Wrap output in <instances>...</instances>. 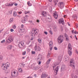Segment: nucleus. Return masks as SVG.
<instances>
[{
    "label": "nucleus",
    "mask_w": 78,
    "mask_h": 78,
    "mask_svg": "<svg viewBox=\"0 0 78 78\" xmlns=\"http://www.w3.org/2000/svg\"><path fill=\"white\" fill-rule=\"evenodd\" d=\"M9 63L7 62L5 64H3V65L2 66L3 70H5V73H8L9 72V70L8 69V67H9Z\"/></svg>",
    "instance_id": "1"
},
{
    "label": "nucleus",
    "mask_w": 78,
    "mask_h": 78,
    "mask_svg": "<svg viewBox=\"0 0 78 78\" xmlns=\"http://www.w3.org/2000/svg\"><path fill=\"white\" fill-rule=\"evenodd\" d=\"M57 39L58 43H62L63 41V37L61 36H60L58 37Z\"/></svg>",
    "instance_id": "2"
},
{
    "label": "nucleus",
    "mask_w": 78,
    "mask_h": 78,
    "mask_svg": "<svg viewBox=\"0 0 78 78\" xmlns=\"http://www.w3.org/2000/svg\"><path fill=\"white\" fill-rule=\"evenodd\" d=\"M70 66L73 67V69H75V65L73 64H74V60L73 59H71L70 61Z\"/></svg>",
    "instance_id": "3"
},
{
    "label": "nucleus",
    "mask_w": 78,
    "mask_h": 78,
    "mask_svg": "<svg viewBox=\"0 0 78 78\" xmlns=\"http://www.w3.org/2000/svg\"><path fill=\"white\" fill-rule=\"evenodd\" d=\"M58 5L61 7V9H62L64 6V3L63 2H60L58 3Z\"/></svg>",
    "instance_id": "4"
},
{
    "label": "nucleus",
    "mask_w": 78,
    "mask_h": 78,
    "mask_svg": "<svg viewBox=\"0 0 78 78\" xmlns=\"http://www.w3.org/2000/svg\"><path fill=\"white\" fill-rule=\"evenodd\" d=\"M35 50L36 51H41V49L39 47H37V45H35L34 47Z\"/></svg>",
    "instance_id": "5"
},
{
    "label": "nucleus",
    "mask_w": 78,
    "mask_h": 78,
    "mask_svg": "<svg viewBox=\"0 0 78 78\" xmlns=\"http://www.w3.org/2000/svg\"><path fill=\"white\" fill-rule=\"evenodd\" d=\"M13 41V39L11 37H9V38L6 40V42L7 43H11L12 41Z\"/></svg>",
    "instance_id": "6"
},
{
    "label": "nucleus",
    "mask_w": 78,
    "mask_h": 78,
    "mask_svg": "<svg viewBox=\"0 0 78 78\" xmlns=\"http://www.w3.org/2000/svg\"><path fill=\"white\" fill-rule=\"evenodd\" d=\"M58 22L59 23H61L62 25H64V22L63 18L59 20Z\"/></svg>",
    "instance_id": "7"
},
{
    "label": "nucleus",
    "mask_w": 78,
    "mask_h": 78,
    "mask_svg": "<svg viewBox=\"0 0 78 78\" xmlns=\"http://www.w3.org/2000/svg\"><path fill=\"white\" fill-rule=\"evenodd\" d=\"M53 16L55 19H58V14H57V12H55L54 13H53Z\"/></svg>",
    "instance_id": "8"
},
{
    "label": "nucleus",
    "mask_w": 78,
    "mask_h": 78,
    "mask_svg": "<svg viewBox=\"0 0 78 78\" xmlns=\"http://www.w3.org/2000/svg\"><path fill=\"white\" fill-rule=\"evenodd\" d=\"M13 5H14V3H11V4L10 3H7L5 4L6 6H9V7L12 6Z\"/></svg>",
    "instance_id": "9"
},
{
    "label": "nucleus",
    "mask_w": 78,
    "mask_h": 78,
    "mask_svg": "<svg viewBox=\"0 0 78 78\" xmlns=\"http://www.w3.org/2000/svg\"><path fill=\"white\" fill-rule=\"evenodd\" d=\"M68 50H72V46L71 45V44H69L68 45Z\"/></svg>",
    "instance_id": "10"
},
{
    "label": "nucleus",
    "mask_w": 78,
    "mask_h": 78,
    "mask_svg": "<svg viewBox=\"0 0 78 78\" xmlns=\"http://www.w3.org/2000/svg\"><path fill=\"white\" fill-rule=\"evenodd\" d=\"M18 46L20 48H23V44L21 42H20L18 44Z\"/></svg>",
    "instance_id": "11"
},
{
    "label": "nucleus",
    "mask_w": 78,
    "mask_h": 78,
    "mask_svg": "<svg viewBox=\"0 0 78 78\" xmlns=\"http://www.w3.org/2000/svg\"><path fill=\"white\" fill-rule=\"evenodd\" d=\"M36 31V29L34 30V31H32V34H37V31Z\"/></svg>",
    "instance_id": "12"
},
{
    "label": "nucleus",
    "mask_w": 78,
    "mask_h": 78,
    "mask_svg": "<svg viewBox=\"0 0 78 78\" xmlns=\"http://www.w3.org/2000/svg\"><path fill=\"white\" fill-rule=\"evenodd\" d=\"M11 75L12 76H13V77H16V76H18V75H19V73H16V75L13 74V73H12Z\"/></svg>",
    "instance_id": "13"
},
{
    "label": "nucleus",
    "mask_w": 78,
    "mask_h": 78,
    "mask_svg": "<svg viewBox=\"0 0 78 78\" xmlns=\"http://www.w3.org/2000/svg\"><path fill=\"white\" fill-rule=\"evenodd\" d=\"M47 76H48L46 74H42L41 76H42V77H43V78H46Z\"/></svg>",
    "instance_id": "14"
},
{
    "label": "nucleus",
    "mask_w": 78,
    "mask_h": 78,
    "mask_svg": "<svg viewBox=\"0 0 78 78\" xmlns=\"http://www.w3.org/2000/svg\"><path fill=\"white\" fill-rule=\"evenodd\" d=\"M48 20L49 22H51L52 21V18L50 17L49 18H48Z\"/></svg>",
    "instance_id": "15"
},
{
    "label": "nucleus",
    "mask_w": 78,
    "mask_h": 78,
    "mask_svg": "<svg viewBox=\"0 0 78 78\" xmlns=\"http://www.w3.org/2000/svg\"><path fill=\"white\" fill-rule=\"evenodd\" d=\"M3 56L0 55V62H2L3 61Z\"/></svg>",
    "instance_id": "16"
},
{
    "label": "nucleus",
    "mask_w": 78,
    "mask_h": 78,
    "mask_svg": "<svg viewBox=\"0 0 78 78\" xmlns=\"http://www.w3.org/2000/svg\"><path fill=\"white\" fill-rule=\"evenodd\" d=\"M46 13L45 12L43 11V13L41 14V15H42L44 17H45L46 16Z\"/></svg>",
    "instance_id": "17"
},
{
    "label": "nucleus",
    "mask_w": 78,
    "mask_h": 78,
    "mask_svg": "<svg viewBox=\"0 0 78 78\" xmlns=\"http://www.w3.org/2000/svg\"><path fill=\"white\" fill-rule=\"evenodd\" d=\"M58 59L59 61H61V59H62V56H61V55H59L58 57Z\"/></svg>",
    "instance_id": "18"
},
{
    "label": "nucleus",
    "mask_w": 78,
    "mask_h": 78,
    "mask_svg": "<svg viewBox=\"0 0 78 78\" xmlns=\"http://www.w3.org/2000/svg\"><path fill=\"white\" fill-rule=\"evenodd\" d=\"M68 53L69 55V56H71L72 53V52L70 51V50H69L68 51Z\"/></svg>",
    "instance_id": "19"
},
{
    "label": "nucleus",
    "mask_w": 78,
    "mask_h": 78,
    "mask_svg": "<svg viewBox=\"0 0 78 78\" xmlns=\"http://www.w3.org/2000/svg\"><path fill=\"white\" fill-rule=\"evenodd\" d=\"M50 59H49L46 62V64L48 65L50 64Z\"/></svg>",
    "instance_id": "20"
},
{
    "label": "nucleus",
    "mask_w": 78,
    "mask_h": 78,
    "mask_svg": "<svg viewBox=\"0 0 78 78\" xmlns=\"http://www.w3.org/2000/svg\"><path fill=\"white\" fill-rule=\"evenodd\" d=\"M13 16L14 17H16V16H17V12H16V11H14L13 13Z\"/></svg>",
    "instance_id": "21"
},
{
    "label": "nucleus",
    "mask_w": 78,
    "mask_h": 78,
    "mask_svg": "<svg viewBox=\"0 0 78 78\" xmlns=\"http://www.w3.org/2000/svg\"><path fill=\"white\" fill-rule=\"evenodd\" d=\"M37 59H42V56H41V55H39L37 58Z\"/></svg>",
    "instance_id": "22"
},
{
    "label": "nucleus",
    "mask_w": 78,
    "mask_h": 78,
    "mask_svg": "<svg viewBox=\"0 0 78 78\" xmlns=\"http://www.w3.org/2000/svg\"><path fill=\"white\" fill-rule=\"evenodd\" d=\"M58 67H59V66H57V67L55 69V70L56 72V74H57V72H58Z\"/></svg>",
    "instance_id": "23"
},
{
    "label": "nucleus",
    "mask_w": 78,
    "mask_h": 78,
    "mask_svg": "<svg viewBox=\"0 0 78 78\" xmlns=\"http://www.w3.org/2000/svg\"><path fill=\"white\" fill-rule=\"evenodd\" d=\"M8 49H11V48H12V46L11 45H9L8 47Z\"/></svg>",
    "instance_id": "24"
},
{
    "label": "nucleus",
    "mask_w": 78,
    "mask_h": 78,
    "mask_svg": "<svg viewBox=\"0 0 78 78\" xmlns=\"http://www.w3.org/2000/svg\"><path fill=\"white\" fill-rule=\"evenodd\" d=\"M27 17H28L27 16H26L24 17V20L26 21V20H28V18H27Z\"/></svg>",
    "instance_id": "25"
},
{
    "label": "nucleus",
    "mask_w": 78,
    "mask_h": 78,
    "mask_svg": "<svg viewBox=\"0 0 78 78\" xmlns=\"http://www.w3.org/2000/svg\"><path fill=\"white\" fill-rule=\"evenodd\" d=\"M13 19H14L13 18H12L10 20V22L11 23H12V22H13Z\"/></svg>",
    "instance_id": "26"
},
{
    "label": "nucleus",
    "mask_w": 78,
    "mask_h": 78,
    "mask_svg": "<svg viewBox=\"0 0 78 78\" xmlns=\"http://www.w3.org/2000/svg\"><path fill=\"white\" fill-rule=\"evenodd\" d=\"M38 41L39 43H40V44H41V43L42 42V41H41V39H38Z\"/></svg>",
    "instance_id": "27"
},
{
    "label": "nucleus",
    "mask_w": 78,
    "mask_h": 78,
    "mask_svg": "<svg viewBox=\"0 0 78 78\" xmlns=\"http://www.w3.org/2000/svg\"><path fill=\"white\" fill-rule=\"evenodd\" d=\"M53 30L54 31H57V28L56 27H55L53 28Z\"/></svg>",
    "instance_id": "28"
},
{
    "label": "nucleus",
    "mask_w": 78,
    "mask_h": 78,
    "mask_svg": "<svg viewBox=\"0 0 78 78\" xmlns=\"http://www.w3.org/2000/svg\"><path fill=\"white\" fill-rule=\"evenodd\" d=\"M50 46H52L53 45V42L52 41H50L49 42Z\"/></svg>",
    "instance_id": "29"
},
{
    "label": "nucleus",
    "mask_w": 78,
    "mask_h": 78,
    "mask_svg": "<svg viewBox=\"0 0 78 78\" xmlns=\"http://www.w3.org/2000/svg\"><path fill=\"white\" fill-rule=\"evenodd\" d=\"M18 71L19 72H22V69L20 68L18 69Z\"/></svg>",
    "instance_id": "30"
},
{
    "label": "nucleus",
    "mask_w": 78,
    "mask_h": 78,
    "mask_svg": "<svg viewBox=\"0 0 78 78\" xmlns=\"http://www.w3.org/2000/svg\"><path fill=\"white\" fill-rule=\"evenodd\" d=\"M37 69H38V67H37V66H36L33 68L34 70H37Z\"/></svg>",
    "instance_id": "31"
},
{
    "label": "nucleus",
    "mask_w": 78,
    "mask_h": 78,
    "mask_svg": "<svg viewBox=\"0 0 78 78\" xmlns=\"http://www.w3.org/2000/svg\"><path fill=\"white\" fill-rule=\"evenodd\" d=\"M27 4L29 6H31V4H30V2H27Z\"/></svg>",
    "instance_id": "32"
},
{
    "label": "nucleus",
    "mask_w": 78,
    "mask_h": 78,
    "mask_svg": "<svg viewBox=\"0 0 78 78\" xmlns=\"http://www.w3.org/2000/svg\"><path fill=\"white\" fill-rule=\"evenodd\" d=\"M20 31L22 32V33H23L25 31V30L24 29H20Z\"/></svg>",
    "instance_id": "33"
},
{
    "label": "nucleus",
    "mask_w": 78,
    "mask_h": 78,
    "mask_svg": "<svg viewBox=\"0 0 78 78\" xmlns=\"http://www.w3.org/2000/svg\"><path fill=\"white\" fill-rule=\"evenodd\" d=\"M51 17V16H50L49 14H48V16H47V19H48V18H49L50 17Z\"/></svg>",
    "instance_id": "34"
},
{
    "label": "nucleus",
    "mask_w": 78,
    "mask_h": 78,
    "mask_svg": "<svg viewBox=\"0 0 78 78\" xmlns=\"http://www.w3.org/2000/svg\"><path fill=\"white\" fill-rule=\"evenodd\" d=\"M22 22L23 23H25V22H26V21L24 20H24H22Z\"/></svg>",
    "instance_id": "35"
},
{
    "label": "nucleus",
    "mask_w": 78,
    "mask_h": 78,
    "mask_svg": "<svg viewBox=\"0 0 78 78\" xmlns=\"http://www.w3.org/2000/svg\"><path fill=\"white\" fill-rule=\"evenodd\" d=\"M5 42V40H3L2 41H1V43H4Z\"/></svg>",
    "instance_id": "36"
},
{
    "label": "nucleus",
    "mask_w": 78,
    "mask_h": 78,
    "mask_svg": "<svg viewBox=\"0 0 78 78\" xmlns=\"http://www.w3.org/2000/svg\"><path fill=\"white\" fill-rule=\"evenodd\" d=\"M66 41H69V37H66Z\"/></svg>",
    "instance_id": "37"
},
{
    "label": "nucleus",
    "mask_w": 78,
    "mask_h": 78,
    "mask_svg": "<svg viewBox=\"0 0 78 78\" xmlns=\"http://www.w3.org/2000/svg\"><path fill=\"white\" fill-rule=\"evenodd\" d=\"M54 50H58V48H57L56 47H55L54 48Z\"/></svg>",
    "instance_id": "38"
},
{
    "label": "nucleus",
    "mask_w": 78,
    "mask_h": 78,
    "mask_svg": "<svg viewBox=\"0 0 78 78\" xmlns=\"http://www.w3.org/2000/svg\"><path fill=\"white\" fill-rule=\"evenodd\" d=\"M25 54H26V51H24V52H23V55H25Z\"/></svg>",
    "instance_id": "39"
},
{
    "label": "nucleus",
    "mask_w": 78,
    "mask_h": 78,
    "mask_svg": "<svg viewBox=\"0 0 78 78\" xmlns=\"http://www.w3.org/2000/svg\"><path fill=\"white\" fill-rule=\"evenodd\" d=\"M49 33L50 34H53V32L51 30H50L49 31Z\"/></svg>",
    "instance_id": "40"
},
{
    "label": "nucleus",
    "mask_w": 78,
    "mask_h": 78,
    "mask_svg": "<svg viewBox=\"0 0 78 78\" xmlns=\"http://www.w3.org/2000/svg\"><path fill=\"white\" fill-rule=\"evenodd\" d=\"M65 36L66 37H69L68 36V35L66 34H65Z\"/></svg>",
    "instance_id": "41"
},
{
    "label": "nucleus",
    "mask_w": 78,
    "mask_h": 78,
    "mask_svg": "<svg viewBox=\"0 0 78 78\" xmlns=\"http://www.w3.org/2000/svg\"><path fill=\"white\" fill-rule=\"evenodd\" d=\"M31 53H32V54H33L34 55L35 54V51H32L31 52Z\"/></svg>",
    "instance_id": "42"
},
{
    "label": "nucleus",
    "mask_w": 78,
    "mask_h": 78,
    "mask_svg": "<svg viewBox=\"0 0 78 78\" xmlns=\"http://www.w3.org/2000/svg\"><path fill=\"white\" fill-rule=\"evenodd\" d=\"M30 12H25V14H28V13H29Z\"/></svg>",
    "instance_id": "43"
},
{
    "label": "nucleus",
    "mask_w": 78,
    "mask_h": 78,
    "mask_svg": "<svg viewBox=\"0 0 78 78\" xmlns=\"http://www.w3.org/2000/svg\"><path fill=\"white\" fill-rule=\"evenodd\" d=\"M12 10H10L9 12V13H10V14H12Z\"/></svg>",
    "instance_id": "44"
},
{
    "label": "nucleus",
    "mask_w": 78,
    "mask_h": 78,
    "mask_svg": "<svg viewBox=\"0 0 78 78\" xmlns=\"http://www.w3.org/2000/svg\"><path fill=\"white\" fill-rule=\"evenodd\" d=\"M58 1L57 0H55L54 1L55 3H58Z\"/></svg>",
    "instance_id": "45"
},
{
    "label": "nucleus",
    "mask_w": 78,
    "mask_h": 78,
    "mask_svg": "<svg viewBox=\"0 0 78 78\" xmlns=\"http://www.w3.org/2000/svg\"><path fill=\"white\" fill-rule=\"evenodd\" d=\"M44 33L45 34H46V35H47L48 34V33H47V32L45 31L44 32Z\"/></svg>",
    "instance_id": "46"
},
{
    "label": "nucleus",
    "mask_w": 78,
    "mask_h": 78,
    "mask_svg": "<svg viewBox=\"0 0 78 78\" xmlns=\"http://www.w3.org/2000/svg\"><path fill=\"white\" fill-rule=\"evenodd\" d=\"M65 62H68V61L67 60H66V58H65Z\"/></svg>",
    "instance_id": "47"
},
{
    "label": "nucleus",
    "mask_w": 78,
    "mask_h": 78,
    "mask_svg": "<svg viewBox=\"0 0 78 78\" xmlns=\"http://www.w3.org/2000/svg\"><path fill=\"white\" fill-rule=\"evenodd\" d=\"M27 51H30V49L29 48H27Z\"/></svg>",
    "instance_id": "48"
},
{
    "label": "nucleus",
    "mask_w": 78,
    "mask_h": 78,
    "mask_svg": "<svg viewBox=\"0 0 78 78\" xmlns=\"http://www.w3.org/2000/svg\"><path fill=\"white\" fill-rule=\"evenodd\" d=\"M52 49H53V48L52 47H51L50 48V50H52Z\"/></svg>",
    "instance_id": "49"
},
{
    "label": "nucleus",
    "mask_w": 78,
    "mask_h": 78,
    "mask_svg": "<svg viewBox=\"0 0 78 78\" xmlns=\"http://www.w3.org/2000/svg\"><path fill=\"white\" fill-rule=\"evenodd\" d=\"M10 31H11V32H13V31H14V30L12 29H11L10 30Z\"/></svg>",
    "instance_id": "50"
},
{
    "label": "nucleus",
    "mask_w": 78,
    "mask_h": 78,
    "mask_svg": "<svg viewBox=\"0 0 78 78\" xmlns=\"http://www.w3.org/2000/svg\"><path fill=\"white\" fill-rule=\"evenodd\" d=\"M19 12V14H22V12Z\"/></svg>",
    "instance_id": "51"
},
{
    "label": "nucleus",
    "mask_w": 78,
    "mask_h": 78,
    "mask_svg": "<svg viewBox=\"0 0 78 78\" xmlns=\"http://www.w3.org/2000/svg\"><path fill=\"white\" fill-rule=\"evenodd\" d=\"M14 5H15V6H17V3H15L14 4Z\"/></svg>",
    "instance_id": "52"
},
{
    "label": "nucleus",
    "mask_w": 78,
    "mask_h": 78,
    "mask_svg": "<svg viewBox=\"0 0 78 78\" xmlns=\"http://www.w3.org/2000/svg\"><path fill=\"white\" fill-rule=\"evenodd\" d=\"M16 26H14L13 27V28H14V29H15V28H16Z\"/></svg>",
    "instance_id": "53"
},
{
    "label": "nucleus",
    "mask_w": 78,
    "mask_h": 78,
    "mask_svg": "<svg viewBox=\"0 0 78 78\" xmlns=\"http://www.w3.org/2000/svg\"><path fill=\"white\" fill-rule=\"evenodd\" d=\"M3 29H2V30H0V34L2 33V32L3 31Z\"/></svg>",
    "instance_id": "54"
},
{
    "label": "nucleus",
    "mask_w": 78,
    "mask_h": 78,
    "mask_svg": "<svg viewBox=\"0 0 78 78\" xmlns=\"http://www.w3.org/2000/svg\"><path fill=\"white\" fill-rule=\"evenodd\" d=\"M76 27L77 28H78V24H76Z\"/></svg>",
    "instance_id": "55"
},
{
    "label": "nucleus",
    "mask_w": 78,
    "mask_h": 78,
    "mask_svg": "<svg viewBox=\"0 0 78 78\" xmlns=\"http://www.w3.org/2000/svg\"><path fill=\"white\" fill-rule=\"evenodd\" d=\"M75 52L77 54H78V51H77V50H76Z\"/></svg>",
    "instance_id": "56"
},
{
    "label": "nucleus",
    "mask_w": 78,
    "mask_h": 78,
    "mask_svg": "<svg viewBox=\"0 0 78 78\" xmlns=\"http://www.w3.org/2000/svg\"><path fill=\"white\" fill-rule=\"evenodd\" d=\"M41 64V62H39L38 63V65H40Z\"/></svg>",
    "instance_id": "57"
},
{
    "label": "nucleus",
    "mask_w": 78,
    "mask_h": 78,
    "mask_svg": "<svg viewBox=\"0 0 78 78\" xmlns=\"http://www.w3.org/2000/svg\"><path fill=\"white\" fill-rule=\"evenodd\" d=\"M21 65L23 66V67H24V66H25V64H23V63H22Z\"/></svg>",
    "instance_id": "58"
},
{
    "label": "nucleus",
    "mask_w": 78,
    "mask_h": 78,
    "mask_svg": "<svg viewBox=\"0 0 78 78\" xmlns=\"http://www.w3.org/2000/svg\"><path fill=\"white\" fill-rule=\"evenodd\" d=\"M37 22L38 23H39V22H40L39 20H37Z\"/></svg>",
    "instance_id": "59"
},
{
    "label": "nucleus",
    "mask_w": 78,
    "mask_h": 78,
    "mask_svg": "<svg viewBox=\"0 0 78 78\" xmlns=\"http://www.w3.org/2000/svg\"><path fill=\"white\" fill-rule=\"evenodd\" d=\"M29 22H30V23H32V21L31 20H29Z\"/></svg>",
    "instance_id": "60"
},
{
    "label": "nucleus",
    "mask_w": 78,
    "mask_h": 78,
    "mask_svg": "<svg viewBox=\"0 0 78 78\" xmlns=\"http://www.w3.org/2000/svg\"><path fill=\"white\" fill-rule=\"evenodd\" d=\"M67 24H68V26H70V24H69V23L68 22V23H67Z\"/></svg>",
    "instance_id": "61"
},
{
    "label": "nucleus",
    "mask_w": 78,
    "mask_h": 78,
    "mask_svg": "<svg viewBox=\"0 0 78 78\" xmlns=\"http://www.w3.org/2000/svg\"><path fill=\"white\" fill-rule=\"evenodd\" d=\"M34 39V38L33 37H32L30 39V40H31V41H33Z\"/></svg>",
    "instance_id": "62"
},
{
    "label": "nucleus",
    "mask_w": 78,
    "mask_h": 78,
    "mask_svg": "<svg viewBox=\"0 0 78 78\" xmlns=\"http://www.w3.org/2000/svg\"><path fill=\"white\" fill-rule=\"evenodd\" d=\"M34 77H36V74H34Z\"/></svg>",
    "instance_id": "63"
},
{
    "label": "nucleus",
    "mask_w": 78,
    "mask_h": 78,
    "mask_svg": "<svg viewBox=\"0 0 78 78\" xmlns=\"http://www.w3.org/2000/svg\"><path fill=\"white\" fill-rule=\"evenodd\" d=\"M16 72H15V71H14L13 72V73L14 74L13 75H15V74H16Z\"/></svg>",
    "instance_id": "64"
}]
</instances>
